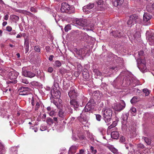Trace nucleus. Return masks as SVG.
Here are the masks:
<instances>
[{
    "label": "nucleus",
    "mask_w": 154,
    "mask_h": 154,
    "mask_svg": "<svg viewBox=\"0 0 154 154\" xmlns=\"http://www.w3.org/2000/svg\"><path fill=\"white\" fill-rule=\"evenodd\" d=\"M102 113L106 123L109 122L111 120L112 115V110L111 109L106 107L103 108L102 110Z\"/></svg>",
    "instance_id": "nucleus-1"
},
{
    "label": "nucleus",
    "mask_w": 154,
    "mask_h": 154,
    "mask_svg": "<svg viewBox=\"0 0 154 154\" xmlns=\"http://www.w3.org/2000/svg\"><path fill=\"white\" fill-rule=\"evenodd\" d=\"M60 10L62 12L66 13L69 14L74 13L75 11V8L70 6L66 2L62 3Z\"/></svg>",
    "instance_id": "nucleus-2"
},
{
    "label": "nucleus",
    "mask_w": 154,
    "mask_h": 154,
    "mask_svg": "<svg viewBox=\"0 0 154 154\" xmlns=\"http://www.w3.org/2000/svg\"><path fill=\"white\" fill-rule=\"evenodd\" d=\"M19 75V73L15 71H13L10 72L8 74V78L11 80L9 81L10 83L16 84L17 82L16 79Z\"/></svg>",
    "instance_id": "nucleus-3"
},
{
    "label": "nucleus",
    "mask_w": 154,
    "mask_h": 154,
    "mask_svg": "<svg viewBox=\"0 0 154 154\" xmlns=\"http://www.w3.org/2000/svg\"><path fill=\"white\" fill-rule=\"evenodd\" d=\"M137 61L138 67L142 72H144L146 69L145 60L139 58L137 60Z\"/></svg>",
    "instance_id": "nucleus-4"
},
{
    "label": "nucleus",
    "mask_w": 154,
    "mask_h": 154,
    "mask_svg": "<svg viewBox=\"0 0 154 154\" xmlns=\"http://www.w3.org/2000/svg\"><path fill=\"white\" fill-rule=\"evenodd\" d=\"M95 103L93 99L91 98L88 101L84 109L85 112H88L91 111L93 109L94 106L95 105Z\"/></svg>",
    "instance_id": "nucleus-5"
},
{
    "label": "nucleus",
    "mask_w": 154,
    "mask_h": 154,
    "mask_svg": "<svg viewBox=\"0 0 154 154\" xmlns=\"http://www.w3.org/2000/svg\"><path fill=\"white\" fill-rule=\"evenodd\" d=\"M59 84L58 82H54V87L51 90V94L52 95H54L57 98L60 97V93L58 91L59 88Z\"/></svg>",
    "instance_id": "nucleus-6"
},
{
    "label": "nucleus",
    "mask_w": 154,
    "mask_h": 154,
    "mask_svg": "<svg viewBox=\"0 0 154 154\" xmlns=\"http://www.w3.org/2000/svg\"><path fill=\"white\" fill-rule=\"evenodd\" d=\"M140 19L139 17L136 14H134L131 15L129 17V19L127 22V24L130 25L134 23H136L140 21Z\"/></svg>",
    "instance_id": "nucleus-7"
},
{
    "label": "nucleus",
    "mask_w": 154,
    "mask_h": 154,
    "mask_svg": "<svg viewBox=\"0 0 154 154\" xmlns=\"http://www.w3.org/2000/svg\"><path fill=\"white\" fill-rule=\"evenodd\" d=\"M114 28H111L110 31V35L113 36V37L119 38L123 37V32L119 31H115Z\"/></svg>",
    "instance_id": "nucleus-8"
},
{
    "label": "nucleus",
    "mask_w": 154,
    "mask_h": 154,
    "mask_svg": "<svg viewBox=\"0 0 154 154\" xmlns=\"http://www.w3.org/2000/svg\"><path fill=\"white\" fill-rule=\"evenodd\" d=\"M125 102L124 100H121L119 103L116 104L115 105L114 109L116 111L120 112L125 108Z\"/></svg>",
    "instance_id": "nucleus-9"
},
{
    "label": "nucleus",
    "mask_w": 154,
    "mask_h": 154,
    "mask_svg": "<svg viewBox=\"0 0 154 154\" xmlns=\"http://www.w3.org/2000/svg\"><path fill=\"white\" fill-rule=\"evenodd\" d=\"M74 22L75 24L81 27H85L87 26V20L84 19L76 18Z\"/></svg>",
    "instance_id": "nucleus-10"
},
{
    "label": "nucleus",
    "mask_w": 154,
    "mask_h": 154,
    "mask_svg": "<svg viewBox=\"0 0 154 154\" xmlns=\"http://www.w3.org/2000/svg\"><path fill=\"white\" fill-rule=\"evenodd\" d=\"M31 89L27 87H22L18 89L19 94L21 95H25L29 94Z\"/></svg>",
    "instance_id": "nucleus-11"
},
{
    "label": "nucleus",
    "mask_w": 154,
    "mask_h": 154,
    "mask_svg": "<svg viewBox=\"0 0 154 154\" xmlns=\"http://www.w3.org/2000/svg\"><path fill=\"white\" fill-rule=\"evenodd\" d=\"M68 95L71 99H74L77 97L78 94L77 92V90L73 88H72L68 93Z\"/></svg>",
    "instance_id": "nucleus-12"
},
{
    "label": "nucleus",
    "mask_w": 154,
    "mask_h": 154,
    "mask_svg": "<svg viewBox=\"0 0 154 154\" xmlns=\"http://www.w3.org/2000/svg\"><path fill=\"white\" fill-rule=\"evenodd\" d=\"M22 74L25 77L31 78L34 77L35 75V73H33L31 71H27L26 70H24V69L23 68L22 69Z\"/></svg>",
    "instance_id": "nucleus-13"
},
{
    "label": "nucleus",
    "mask_w": 154,
    "mask_h": 154,
    "mask_svg": "<svg viewBox=\"0 0 154 154\" xmlns=\"http://www.w3.org/2000/svg\"><path fill=\"white\" fill-rule=\"evenodd\" d=\"M86 112H85L83 110L82 112L80 114V116L78 117V119L83 124V122H86L88 119V117L85 114V113Z\"/></svg>",
    "instance_id": "nucleus-14"
},
{
    "label": "nucleus",
    "mask_w": 154,
    "mask_h": 154,
    "mask_svg": "<svg viewBox=\"0 0 154 154\" xmlns=\"http://www.w3.org/2000/svg\"><path fill=\"white\" fill-rule=\"evenodd\" d=\"M30 42V45L32 46V42L33 43V40L32 41L31 39H25L24 45L25 49V53H27L29 51V42ZM33 45V44H32Z\"/></svg>",
    "instance_id": "nucleus-15"
},
{
    "label": "nucleus",
    "mask_w": 154,
    "mask_h": 154,
    "mask_svg": "<svg viewBox=\"0 0 154 154\" xmlns=\"http://www.w3.org/2000/svg\"><path fill=\"white\" fill-rule=\"evenodd\" d=\"M103 1L102 0H99L97 2V6L96 9L97 10L103 11L104 10V8L103 4Z\"/></svg>",
    "instance_id": "nucleus-16"
},
{
    "label": "nucleus",
    "mask_w": 154,
    "mask_h": 154,
    "mask_svg": "<svg viewBox=\"0 0 154 154\" xmlns=\"http://www.w3.org/2000/svg\"><path fill=\"white\" fill-rule=\"evenodd\" d=\"M72 99V100H70V105L72 106L73 107L75 110H77L79 107V103L74 99Z\"/></svg>",
    "instance_id": "nucleus-17"
},
{
    "label": "nucleus",
    "mask_w": 154,
    "mask_h": 154,
    "mask_svg": "<svg viewBox=\"0 0 154 154\" xmlns=\"http://www.w3.org/2000/svg\"><path fill=\"white\" fill-rule=\"evenodd\" d=\"M66 114V112L63 109H59L58 115L63 120L64 119Z\"/></svg>",
    "instance_id": "nucleus-18"
},
{
    "label": "nucleus",
    "mask_w": 154,
    "mask_h": 154,
    "mask_svg": "<svg viewBox=\"0 0 154 154\" xmlns=\"http://www.w3.org/2000/svg\"><path fill=\"white\" fill-rule=\"evenodd\" d=\"M79 30H73L70 33L67 35V37L68 38H75L79 34Z\"/></svg>",
    "instance_id": "nucleus-19"
},
{
    "label": "nucleus",
    "mask_w": 154,
    "mask_h": 154,
    "mask_svg": "<svg viewBox=\"0 0 154 154\" xmlns=\"http://www.w3.org/2000/svg\"><path fill=\"white\" fill-rule=\"evenodd\" d=\"M152 17V16L149 13H145L143 16V20L146 22L149 20Z\"/></svg>",
    "instance_id": "nucleus-20"
},
{
    "label": "nucleus",
    "mask_w": 154,
    "mask_h": 154,
    "mask_svg": "<svg viewBox=\"0 0 154 154\" xmlns=\"http://www.w3.org/2000/svg\"><path fill=\"white\" fill-rule=\"evenodd\" d=\"M82 75L83 77L85 79H88L89 77V75L87 69L84 68L83 69L82 72Z\"/></svg>",
    "instance_id": "nucleus-21"
},
{
    "label": "nucleus",
    "mask_w": 154,
    "mask_h": 154,
    "mask_svg": "<svg viewBox=\"0 0 154 154\" xmlns=\"http://www.w3.org/2000/svg\"><path fill=\"white\" fill-rule=\"evenodd\" d=\"M146 36V38H154V33L151 30L147 31Z\"/></svg>",
    "instance_id": "nucleus-22"
},
{
    "label": "nucleus",
    "mask_w": 154,
    "mask_h": 154,
    "mask_svg": "<svg viewBox=\"0 0 154 154\" xmlns=\"http://www.w3.org/2000/svg\"><path fill=\"white\" fill-rule=\"evenodd\" d=\"M112 2L113 5L117 7L121 5L124 2V0H113Z\"/></svg>",
    "instance_id": "nucleus-23"
},
{
    "label": "nucleus",
    "mask_w": 154,
    "mask_h": 154,
    "mask_svg": "<svg viewBox=\"0 0 154 154\" xmlns=\"http://www.w3.org/2000/svg\"><path fill=\"white\" fill-rule=\"evenodd\" d=\"M111 135L112 138L115 139H117L119 136V134L118 131H113L111 133Z\"/></svg>",
    "instance_id": "nucleus-24"
},
{
    "label": "nucleus",
    "mask_w": 154,
    "mask_h": 154,
    "mask_svg": "<svg viewBox=\"0 0 154 154\" xmlns=\"http://www.w3.org/2000/svg\"><path fill=\"white\" fill-rule=\"evenodd\" d=\"M77 148L76 146H71L69 148L68 154H74L76 152Z\"/></svg>",
    "instance_id": "nucleus-25"
},
{
    "label": "nucleus",
    "mask_w": 154,
    "mask_h": 154,
    "mask_svg": "<svg viewBox=\"0 0 154 154\" xmlns=\"http://www.w3.org/2000/svg\"><path fill=\"white\" fill-rule=\"evenodd\" d=\"M94 7V4L93 3H89L87 6H84L83 8V10L84 11H86V9H90L93 8Z\"/></svg>",
    "instance_id": "nucleus-26"
},
{
    "label": "nucleus",
    "mask_w": 154,
    "mask_h": 154,
    "mask_svg": "<svg viewBox=\"0 0 154 154\" xmlns=\"http://www.w3.org/2000/svg\"><path fill=\"white\" fill-rule=\"evenodd\" d=\"M10 19L13 22L16 23L18 21L19 18L18 16L13 15L10 16Z\"/></svg>",
    "instance_id": "nucleus-27"
},
{
    "label": "nucleus",
    "mask_w": 154,
    "mask_h": 154,
    "mask_svg": "<svg viewBox=\"0 0 154 154\" xmlns=\"http://www.w3.org/2000/svg\"><path fill=\"white\" fill-rule=\"evenodd\" d=\"M73 50L79 55L80 56L84 54L82 48L78 49L77 48H74Z\"/></svg>",
    "instance_id": "nucleus-28"
},
{
    "label": "nucleus",
    "mask_w": 154,
    "mask_h": 154,
    "mask_svg": "<svg viewBox=\"0 0 154 154\" xmlns=\"http://www.w3.org/2000/svg\"><path fill=\"white\" fill-rule=\"evenodd\" d=\"M47 123L49 125H51L53 123V120L50 117H48L46 120Z\"/></svg>",
    "instance_id": "nucleus-29"
},
{
    "label": "nucleus",
    "mask_w": 154,
    "mask_h": 154,
    "mask_svg": "<svg viewBox=\"0 0 154 154\" xmlns=\"http://www.w3.org/2000/svg\"><path fill=\"white\" fill-rule=\"evenodd\" d=\"M90 150L91 153L93 154H96L97 152V149L92 146H90Z\"/></svg>",
    "instance_id": "nucleus-30"
},
{
    "label": "nucleus",
    "mask_w": 154,
    "mask_h": 154,
    "mask_svg": "<svg viewBox=\"0 0 154 154\" xmlns=\"http://www.w3.org/2000/svg\"><path fill=\"white\" fill-rule=\"evenodd\" d=\"M20 82H22L24 83L25 84H29V82L27 80V79H26L25 78H20Z\"/></svg>",
    "instance_id": "nucleus-31"
},
{
    "label": "nucleus",
    "mask_w": 154,
    "mask_h": 154,
    "mask_svg": "<svg viewBox=\"0 0 154 154\" xmlns=\"http://www.w3.org/2000/svg\"><path fill=\"white\" fill-rule=\"evenodd\" d=\"M130 112L132 113L133 116H135L137 112V110L135 108L132 107L130 110Z\"/></svg>",
    "instance_id": "nucleus-32"
},
{
    "label": "nucleus",
    "mask_w": 154,
    "mask_h": 154,
    "mask_svg": "<svg viewBox=\"0 0 154 154\" xmlns=\"http://www.w3.org/2000/svg\"><path fill=\"white\" fill-rule=\"evenodd\" d=\"M117 124L115 121L112 124L108 127V129L110 130L114 128L116 125Z\"/></svg>",
    "instance_id": "nucleus-33"
},
{
    "label": "nucleus",
    "mask_w": 154,
    "mask_h": 154,
    "mask_svg": "<svg viewBox=\"0 0 154 154\" xmlns=\"http://www.w3.org/2000/svg\"><path fill=\"white\" fill-rule=\"evenodd\" d=\"M144 140L145 142L147 143V144L149 145L151 144V141L150 139L148 138L147 137H144Z\"/></svg>",
    "instance_id": "nucleus-34"
},
{
    "label": "nucleus",
    "mask_w": 154,
    "mask_h": 154,
    "mask_svg": "<svg viewBox=\"0 0 154 154\" xmlns=\"http://www.w3.org/2000/svg\"><path fill=\"white\" fill-rule=\"evenodd\" d=\"M71 29V26L70 24H67L65 27L64 30L65 32H68Z\"/></svg>",
    "instance_id": "nucleus-35"
},
{
    "label": "nucleus",
    "mask_w": 154,
    "mask_h": 154,
    "mask_svg": "<svg viewBox=\"0 0 154 154\" xmlns=\"http://www.w3.org/2000/svg\"><path fill=\"white\" fill-rule=\"evenodd\" d=\"M5 148L3 145L0 143V154L3 153L4 152Z\"/></svg>",
    "instance_id": "nucleus-36"
},
{
    "label": "nucleus",
    "mask_w": 154,
    "mask_h": 154,
    "mask_svg": "<svg viewBox=\"0 0 154 154\" xmlns=\"http://www.w3.org/2000/svg\"><path fill=\"white\" fill-rule=\"evenodd\" d=\"M141 37L140 34L139 32H137L134 35V38H138Z\"/></svg>",
    "instance_id": "nucleus-37"
},
{
    "label": "nucleus",
    "mask_w": 154,
    "mask_h": 154,
    "mask_svg": "<svg viewBox=\"0 0 154 154\" xmlns=\"http://www.w3.org/2000/svg\"><path fill=\"white\" fill-rule=\"evenodd\" d=\"M116 62L118 63H122L123 62V58L120 57H118L116 59Z\"/></svg>",
    "instance_id": "nucleus-38"
},
{
    "label": "nucleus",
    "mask_w": 154,
    "mask_h": 154,
    "mask_svg": "<svg viewBox=\"0 0 154 154\" xmlns=\"http://www.w3.org/2000/svg\"><path fill=\"white\" fill-rule=\"evenodd\" d=\"M83 51L84 52V54H86L88 53L89 51H90L89 50H87V47L84 46L83 48H82Z\"/></svg>",
    "instance_id": "nucleus-39"
},
{
    "label": "nucleus",
    "mask_w": 154,
    "mask_h": 154,
    "mask_svg": "<svg viewBox=\"0 0 154 154\" xmlns=\"http://www.w3.org/2000/svg\"><path fill=\"white\" fill-rule=\"evenodd\" d=\"M143 92L145 94V95L146 96H148L149 94V91L147 89H143Z\"/></svg>",
    "instance_id": "nucleus-40"
},
{
    "label": "nucleus",
    "mask_w": 154,
    "mask_h": 154,
    "mask_svg": "<svg viewBox=\"0 0 154 154\" xmlns=\"http://www.w3.org/2000/svg\"><path fill=\"white\" fill-rule=\"evenodd\" d=\"M40 102L38 101L36 102V104L35 106V111L37 110L40 107Z\"/></svg>",
    "instance_id": "nucleus-41"
},
{
    "label": "nucleus",
    "mask_w": 154,
    "mask_h": 154,
    "mask_svg": "<svg viewBox=\"0 0 154 154\" xmlns=\"http://www.w3.org/2000/svg\"><path fill=\"white\" fill-rule=\"evenodd\" d=\"M137 98L136 97H134L131 100V103H134L137 102Z\"/></svg>",
    "instance_id": "nucleus-42"
},
{
    "label": "nucleus",
    "mask_w": 154,
    "mask_h": 154,
    "mask_svg": "<svg viewBox=\"0 0 154 154\" xmlns=\"http://www.w3.org/2000/svg\"><path fill=\"white\" fill-rule=\"evenodd\" d=\"M12 89L11 88H8V89H5L3 92L5 93H7L8 94H11V91Z\"/></svg>",
    "instance_id": "nucleus-43"
},
{
    "label": "nucleus",
    "mask_w": 154,
    "mask_h": 154,
    "mask_svg": "<svg viewBox=\"0 0 154 154\" xmlns=\"http://www.w3.org/2000/svg\"><path fill=\"white\" fill-rule=\"evenodd\" d=\"M55 65L56 66L59 67L61 66V63L60 61L59 60L56 61L54 63Z\"/></svg>",
    "instance_id": "nucleus-44"
},
{
    "label": "nucleus",
    "mask_w": 154,
    "mask_h": 154,
    "mask_svg": "<svg viewBox=\"0 0 154 154\" xmlns=\"http://www.w3.org/2000/svg\"><path fill=\"white\" fill-rule=\"evenodd\" d=\"M31 84L32 85L34 86H38L39 85L40 83L39 82H36L35 81H33L31 82Z\"/></svg>",
    "instance_id": "nucleus-45"
},
{
    "label": "nucleus",
    "mask_w": 154,
    "mask_h": 154,
    "mask_svg": "<svg viewBox=\"0 0 154 154\" xmlns=\"http://www.w3.org/2000/svg\"><path fill=\"white\" fill-rule=\"evenodd\" d=\"M36 102H37V101L36 100V99H34L33 97H32L31 101V103L32 105L33 106H34L35 104V103H36Z\"/></svg>",
    "instance_id": "nucleus-46"
},
{
    "label": "nucleus",
    "mask_w": 154,
    "mask_h": 154,
    "mask_svg": "<svg viewBox=\"0 0 154 154\" xmlns=\"http://www.w3.org/2000/svg\"><path fill=\"white\" fill-rule=\"evenodd\" d=\"M96 119L98 121H100L102 118L100 114H96Z\"/></svg>",
    "instance_id": "nucleus-47"
},
{
    "label": "nucleus",
    "mask_w": 154,
    "mask_h": 154,
    "mask_svg": "<svg viewBox=\"0 0 154 154\" xmlns=\"http://www.w3.org/2000/svg\"><path fill=\"white\" fill-rule=\"evenodd\" d=\"M34 50L38 52H40V49L38 46H35L34 48Z\"/></svg>",
    "instance_id": "nucleus-48"
},
{
    "label": "nucleus",
    "mask_w": 154,
    "mask_h": 154,
    "mask_svg": "<svg viewBox=\"0 0 154 154\" xmlns=\"http://www.w3.org/2000/svg\"><path fill=\"white\" fill-rule=\"evenodd\" d=\"M56 112L54 111H51L49 113V115L51 116H55Z\"/></svg>",
    "instance_id": "nucleus-49"
},
{
    "label": "nucleus",
    "mask_w": 154,
    "mask_h": 154,
    "mask_svg": "<svg viewBox=\"0 0 154 154\" xmlns=\"http://www.w3.org/2000/svg\"><path fill=\"white\" fill-rule=\"evenodd\" d=\"M46 128L47 127L46 126L43 125H42L40 127V129L42 131H43L45 130Z\"/></svg>",
    "instance_id": "nucleus-50"
},
{
    "label": "nucleus",
    "mask_w": 154,
    "mask_h": 154,
    "mask_svg": "<svg viewBox=\"0 0 154 154\" xmlns=\"http://www.w3.org/2000/svg\"><path fill=\"white\" fill-rule=\"evenodd\" d=\"M78 71H77L78 72H79V73L80 74V72L81 71L82 69V66H78Z\"/></svg>",
    "instance_id": "nucleus-51"
},
{
    "label": "nucleus",
    "mask_w": 154,
    "mask_h": 154,
    "mask_svg": "<svg viewBox=\"0 0 154 154\" xmlns=\"http://www.w3.org/2000/svg\"><path fill=\"white\" fill-rule=\"evenodd\" d=\"M137 146L138 148L140 149H143L144 147V145L141 143L138 144Z\"/></svg>",
    "instance_id": "nucleus-52"
},
{
    "label": "nucleus",
    "mask_w": 154,
    "mask_h": 154,
    "mask_svg": "<svg viewBox=\"0 0 154 154\" xmlns=\"http://www.w3.org/2000/svg\"><path fill=\"white\" fill-rule=\"evenodd\" d=\"M60 77L58 76L55 77L54 78V82H59V79Z\"/></svg>",
    "instance_id": "nucleus-53"
},
{
    "label": "nucleus",
    "mask_w": 154,
    "mask_h": 154,
    "mask_svg": "<svg viewBox=\"0 0 154 154\" xmlns=\"http://www.w3.org/2000/svg\"><path fill=\"white\" fill-rule=\"evenodd\" d=\"M82 99L83 100L82 101V103L85 102L87 101V98L86 97H85L84 96H82Z\"/></svg>",
    "instance_id": "nucleus-54"
},
{
    "label": "nucleus",
    "mask_w": 154,
    "mask_h": 154,
    "mask_svg": "<svg viewBox=\"0 0 154 154\" xmlns=\"http://www.w3.org/2000/svg\"><path fill=\"white\" fill-rule=\"evenodd\" d=\"M45 50L47 52H49L50 51L51 48L49 46H46L45 48Z\"/></svg>",
    "instance_id": "nucleus-55"
},
{
    "label": "nucleus",
    "mask_w": 154,
    "mask_h": 154,
    "mask_svg": "<svg viewBox=\"0 0 154 154\" xmlns=\"http://www.w3.org/2000/svg\"><path fill=\"white\" fill-rule=\"evenodd\" d=\"M31 129L32 130H34L35 132H36L38 131V129L37 127H34L32 126L31 128Z\"/></svg>",
    "instance_id": "nucleus-56"
},
{
    "label": "nucleus",
    "mask_w": 154,
    "mask_h": 154,
    "mask_svg": "<svg viewBox=\"0 0 154 154\" xmlns=\"http://www.w3.org/2000/svg\"><path fill=\"white\" fill-rule=\"evenodd\" d=\"M53 68L52 67H49L48 69V71L50 73H51L53 71Z\"/></svg>",
    "instance_id": "nucleus-57"
},
{
    "label": "nucleus",
    "mask_w": 154,
    "mask_h": 154,
    "mask_svg": "<svg viewBox=\"0 0 154 154\" xmlns=\"http://www.w3.org/2000/svg\"><path fill=\"white\" fill-rule=\"evenodd\" d=\"M22 38H27V36L25 33H23L21 34Z\"/></svg>",
    "instance_id": "nucleus-58"
},
{
    "label": "nucleus",
    "mask_w": 154,
    "mask_h": 154,
    "mask_svg": "<svg viewBox=\"0 0 154 154\" xmlns=\"http://www.w3.org/2000/svg\"><path fill=\"white\" fill-rule=\"evenodd\" d=\"M6 30L9 32H10L12 30V28L10 26H8L6 27Z\"/></svg>",
    "instance_id": "nucleus-59"
},
{
    "label": "nucleus",
    "mask_w": 154,
    "mask_h": 154,
    "mask_svg": "<svg viewBox=\"0 0 154 154\" xmlns=\"http://www.w3.org/2000/svg\"><path fill=\"white\" fill-rule=\"evenodd\" d=\"M68 109L69 112L70 113H72L73 112L72 109L71 108L70 106H68Z\"/></svg>",
    "instance_id": "nucleus-60"
},
{
    "label": "nucleus",
    "mask_w": 154,
    "mask_h": 154,
    "mask_svg": "<svg viewBox=\"0 0 154 154\" xmlns=\"http://www.w3.org/2000/svg\"><path fill=\"white\" fill-rule=\"evenodd\" d=\"M51 14L52 15V16L54 17V19L56 20V22H57V20H56V17H57V14H55V13H53V12H52L51 13Z\"/></svg>",
    "instance_id": "nucleus-61"
},
{
    "label": "nucleus",
    "mask_w": 154,
    "mask_h": 154,
    "mask_svg": "<svg viewBox=\"0 0 154 154\" xmlns=\"http://www.w3.org/2000/svg\"><path fill=\"white\" fill-rule=\"evenodd\" d=\"M54 57V56L53 55H50L48 58V59L50 61H52Z\"/></svg>",
    "instance_id": "nucleus-62"
},
{
    "label": "nucleus",
    "mask_w": 154,
    "mask_h": 154,
    "mask_svg": "<svg viewBox=\"0 0 154 154\" xmlns=\"http://www.w3.org/2000/svg\"><path fill=\"white\" fill-rule=\"evenodd\" d=\"M131 84V81L129 79H127V84H126V86H128L130 85Z\"/></svg>",
    "instance_id": "nucleus-63"
},
{
    "label": "nucleus",
    "mask_w": 154,
    "mask_h": 154,
    "mask_svg": "<svg viewBox=\"0 0 154 154\" xmlns=\"http://www.w3.org/2000/svg\"><path fill=\"white\" fill-rule=\"evenodd\" d=\"M79 72H78L77 71L75 72L74 75L76 77H77L79 76L80 74L79 73Z\"/></svg>",
    "instance_id": "nucleus-64"
}]
</instances>
